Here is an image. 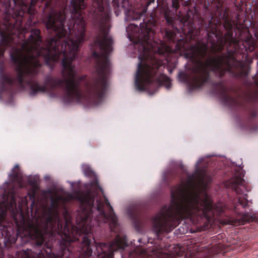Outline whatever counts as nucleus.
Listing matches in <instances>:
<instances>
[{"instance_id": "3", "label": "nucleus", "mask_w": 258, "mask_h": 258, "mask_svg": "<svg viewBox=\"0 0 258 258\" xmlns=\"http://www.w3.org/2000/svg\"><path fill=\"white\" fill-rule=\"evenodd\" d=\"M181 172L187 176V182L183 175L171 171L164 174V180L169 183L170 178L178 177L180 183L174 186L171 190V203L169 206H164L152 218L153 230L158 239L160 235L169 233L183 220H189L194 225H200L208 228L214 220L224 214L226 206L218 203L214 205L210 196L204 190L203 198L199 192L188 187L195 179V174H188L183 168Z\"/></svg>"}, {"instance_id": "9", "label": "nucleus", "mask_w": 258, "mask_h": 258, "mask_svg": "<svg viewBox=\"0 0 258 258\" xmlns=\"http://www.w3.org/2000/svg\"><path fill=\"white\" fill-rule=\"evenodd\" d=\"M169 247L170 246H163L161 244L154 246L151 249V253L150 254V256L152 258H170L168 253L170 251Z\"/></svg>"}, {"instance_id": "8", "label": "nucleus", "mask_w": 258, "mask_h": 258, "mask_svg": "<svg viewBox=\"0 0 258 258\" xmlns=\"http://www.w3.org/2000/svg\"><path fill=\"white\" fill-rule=\"evenodd\" d=\"M180 1L182 2V4L184 6L190 5V0H172V7L174 11H171L168 8H166L164 10V18L166 23L169 25L172 26L173 28L175 16L176 15L177 11L180 7Z\"/></svg>"}, {"instance_id": "18", "label": "nucleus", "mask_w": 258, "mask_h": 258, "mask_svg": "<svg viewBox=\"0 0 258 258\" xmlns=\"http://www.w3.org/2000/svg\"><path fill=\"white\" fill-rule=\"evenodd\" d=\"M30 199L33 200L32 202L31 206L33 207L35 204V191H33V192L30 195Z\"/></svg>"}, {"instance_id": "17", "label": "nucleus", "mask_w": 258, "mask_h": 258, "mask_svg": "<svg viewBox=\"0 0 258 258\" xmlns=\"http://www.w3.org/2000/svg\"><path fill=\"white\" fill-rule=\"evenodd\" d=\"M11 194H12V195H11V204L12 205H16L15 193L13 191H12Z\"/></svg>"}, {"instance_id": "25", "label": "nucleus", "mask_w": 258, "mask_h": 258, "mask_svg": "<svg viewBox=\"0 0 258 258\" xmlns=\"http://www.w3.org/2000/svg\"><path fill=\"white\" fill-rule=\"evenodd\" d=\"M188 33H189V34H190V35H191V34H192V30H191L190 29H189V30H188Z\"/></svg>"}, {"instance_id": "26", "label": "nucleus", "mask_w": 258, "mask_h": 258, "mask_svg": "<svg viewBox=\"0 0 258 258\" xmlns=\"http://www.w3.org/2000/svg\"><path fill=\"white\" fill-rule=\"evenodd\" d=\"M231 223V221H228L227 222H224V224H226L227 223Z\"/></svg>"}, {"instance_id": "16", "label": "nucleus", "mask_w": 258, "mask_h": 258, "mask_svg": "<svg viewBox=\"0 0 258 258\" xmlns=\"http://www.w3.org/2000/svg\"><path fill=\"white\" fill-rule=\"evenodd\" d=\"M112 4L115 8L121 7L125 8L128 6V0H112Z\"/></svg>"}, {"instance_id": "28", "label": "nucleus", "mask_w": 258, "mask_h": 258, "mask_svg": "<svg viewBox=\"0 0 258 258\" xmlns=\"http://www.w3.org/2000/svg\"><path fill=\"white\" fill-rule=\"evenodd\" d=\"M2 5V2L1 0H0V6Z\"/></svg>"}, {"instance_id": "14", "label": "nucleus", "mask_w": 258, "mask_h": 258, "mask_svg": "<svg viewBox=\"0 0 258 258\" xmlns=\"http://www.w3.org/2000/svg\"><path fill=\"white\" fill-rule=\"evenodd\" d=\"M202 161H203V159H200L197 162V163L196 165V172H197V174H198L200 182L202 184H204L205 179V178L207 175L206 172L204 170H202L199 168V166L202 163Z\"/></svg>"}, {"instance_id": "13", "label": "nucleus", "mask_w": 258, "mask_h": 258, "mask_svg": "<svg viewBox=\"0 0 258 258\" xmlns=\"http://www.w3.org/2000/svg\"><path fill=\"white\" fill-rule=\"evenodd\" d=\"M127 214L136 228H139L142 225V219L140 213L136 209H129Z\"/></svg>"}, {"instance_id": "22", "label": "nucleus", "mask_w": 258, "mask_h": 258, "mask_svg": "<svg viewBox=\"0 0 258 258\" xmlns=\"http://www.w3.org/2000/svg\"><path fill=\"white\" fill-rule=\"evenodd\" d=\"M255 36L256 38V39L258 40V29L255 31Z\"/></svg>"}, {"instance_id": "4", "label": "nucleus", "mask_w": 258, "mask_h": 258, "mask_svg": "<svg viewBox=\"0 0 258 258\" xmlns=\"http://www.w3.org/2000/svg\"><path fill=\"white\" fill-rule=\"evenodd\" d=\"M159 29L157 17L153 14L144 18L140 27L131 24L126 28L128 37L140 53L135 81V87L140 91H148L152 87L155 92L162 85L168 89L171 87L170 78L160 70L163 63L158 56L164 52L162 49L164 44L161 40L158 42L154 39Z\"/></svg>"}, {"instance_id": "15", "label": "nucleus", "mask_w": 258, "mask_h": 258, "mask_svg": "<svg viewBox=\"0 0 258 258\" xmlns=\"http://www.w3.org/2000/svg\"><path fill=\"white\" fill-rule=\"evenodd\" d=\"M165 38L169 42L175 43L176 41V34L175 32L172 30L165 29L164 33Z\"/></svg>"}, {"instance_id": "27", "label": "nucleus", "mask_w": 258, "mask_h": 258, "mask_svg": "<svg viewBox=\"0 0 258 258\" xmlns=\"http://www.w3.org/2000/svg\"><path fill=\"white\" fill-rule=\"evenodd\" d=\"M150 240L151 239H149L148 242V243H149V242L152 243V241H150Z\"/></svg>"}, {"instance_id": "21", "label": "nucleus", "mask_w": 258, "mask_h": 258, "mask_svg": "<svg viewBox=\"0 0 258 258\" xmlns=\"http://www.w3.org/2000/svg\"><path fill=\"white\" fill-rule=\"evenodd\" d=\"M187 19H188L187 18H186L185 19H184L183 18L181 19V22H182L183 23V26H184L185 25V23L187 21Z\"/></svg>"}, {"instance_id": "24", "label": "nucleus", "mask_w": 258, "mask_h": 258, "mask_svg": "<svg viewBox=\"0 0 258 258\" xmlns=\"http://www.w3.org/2000/svg\"><path fill=\"white\" fill-rule=\"evenodd\" d=\"M36 3V0H31V5H34Z\"/></svg>"}, {"instance_id": "5", "label": "nucleus", "mask_w": 258, "mask_h": 258, "mask_svg": "<svg viewBox=\"0 0 258 258\" xmlns=\"http://www.w3.org/2000/svg\"><path fill=\"white\" fill-rule=\"evenodd\" d=\"M215 93L219 97L223 103L232 108L244 110L247 116L246 123L243 127L251 131L258 130V124L253 121L257 116V110L254 105L250 101L238 100L227 93V90L223 81H220L212 84Z\"/></svg>"}, {"instance_id": "29", "label": "nucleus", "mask_w": 258, "mask_h": 258, "mask_svg": "<svg viewBox=\"0 0 258 258\" xmlns=\"http://www.w3.org/2000/svg\"><path fill=\"white\" fill-rule=\"evenodd\" d=\"M17 1V0H13V1H14V2H15V3L16 2V1Z\"/></svg>"}, {"instance_id": "11", "label": "nucleus", "mask_w": 258, "mask_h": 258, "mask_svg": "<svg viewBox=\"0 0 258 258\" xmlns=\"http://www.w3.org/2000/svg\"><path fill=\"white\" fill-rule=\"evenodd\" d=\"M154 2L155 0H147L145 6L142 10L128 11L126 13L127 19L129 20H137L140 19L146 13L148 7Z\"/></svg>"}, {"instance_id": "20", "label": "nucleus", "mask_w": 258, "mask_h": 258, "mask_svg": "<svg viewBox=\"0 0 258 258\" xmlns=\"http://www.w3.org/2000/svg\"><path fill=\"white\" fill-rule=\"evenodd\" d=\"M85 174L88 176H92L93 174V172L92 171H91L90 169H87L85 171Z\"/></svg>"}, {"instance_id": "10", "label": "nucleus", "mask_w": 258, "mask_h": 258, "mask_svg": "<svg viewBox=\"0 0 258 258\" xmlns=\"http://www.w3.org/2000/svg\"><path fill=\"white\" fill-rule=\"evenodd\" d=\"M9 179L13 186L23 187V175L18 165H16L12 169Z\"/></svg>"}, {"instance_id": "7", "label": "nucleus", "mask_w": 258, "mask_h": 258, "mask_svg": "<svg viewBox=\"0 0 258 258\" xmlns=\"http://www.w3.org/2000/svg\"><path fill=\"white\" fill-rule=\"evenodd\" d=\"M188 249L190 251L188 258H211L218 253L214 247L201 246L197 244L190 246Z\"/></svg>"}, {"instance_id": "2", "label": "nucleus", "mask_w": 258, "mask_h": 258, "mask_svg": "<svg viewBox=\"0 0 258 258\" xmlns=\"http://www.w3.org/2000/svg\"><path fill=\"white\" fill-rule=\"evenodd\" d=\"M95 194L88 190L81 199V205L77 211L76 223L73 224L70 213L66 207L63 208L64 220L59 216L58 204L52 199L50 206L45 207L40 223H33L26 219L23 213L19 219L13 211L8 219L7 211L0 213V232L2 239L6 247L14 244L18 236L28 237L34 240L36 245L41 250H46V258H67L69 255L82 247L84 236L90 239L93 227L101 226L102 223H108L115 227L117 218L108 200L104 203L96 201L94 205Z\"/></svg>"}, {"instance_id": "6", "label": "nucleus", "mask_w": 258, "mask_h": 258, "mask_svg": "<svg viewBox=\"0 0 258 258\" xmlns=\"http://www.w3.org/2000/svg\"><path fill=\"white\" fill-rule=\"evenodd\" d=\"M244 180L241 175H235L225 182V186L234 191L238 196V204L243 208L247 206V195L243 192L241 187L244 185Z\"/></svg>"}, {"instance_id": "1", "label": "nucleus", "mask_w": 258, "mask_h": 258, "mask_svg": "<svg viewBox=\"0 0 258 258\" xmlns=\"http://www.w3.org/2000/svg\"><path fill=\"white\" fill-rule=\"evenodd\" d=\"M47 30L55 36L41 45L40 30L32 29L27 39L19 40L9 30L0 32V99L12 96L17 86L30 88V95L59 88L62 99L70 103V27L60 16L48 14L44 19Z\"/></svg>"}, {"instance_id": "23", "label": "nucleus", "mask_w": 258, "mask_h": 258, "mask_svg": "<svg viewBox=\"0 0 258 258\" xmlns=\"http://www.w3.org/2000/svg\"><path fill=\"white\" fill-rule=\"evenodd\" d=\"M146 252H146V251L145 250L143 249V250L141 251V254L145 255V254H146Z\"/></svg>"}, {"instance_id": "19", "label": "nucleus", "mask_w": 258, "mask_h": 258, "mask_svg": "<svg viewBox=\"0 0 258 258\" xmlns=\"http://www.w3.org/2000/svg\"><path fill=\"white\" fill-rule=\"evenodd\" d=\"M91 184L92 186H94L96 188H97L99 186L98 182L96 179H95L93 181H92L91 182Z\"/></svg>"}, {"instance_id": "12", "label": "nucleus", "mask_w": 258, "mask_h": 258, "mask_svg": "<svg viewBox=\"0 0 258 258\" xmlns=\"http://www.w3.org/2000/svg\"><path fill=\"white\" fill-rule=\"evenodd\" d=\"M237 206V205H235L233 208L235 214L239 216L238 218L235 219L236 225L244 224L245 223L249 222L253 220V217L248 213H242L239 212Z\"/></svg>"}]
</instances>
